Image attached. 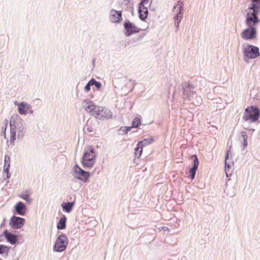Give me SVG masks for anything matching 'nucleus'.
I'll use <instances>...</instances> for the list:
<instances>
[{
	"label": "nucleus",
	"instance_id": "1a4fd4ad",
	"mask_svg": "<svg viewBox=\"0 0 260 260\" xmlns=\"http://www.w3.org/2000/svg\"><path fill=\"white\" fill-rule=\"evenodd\" d=\"M124 33L126 37L131 36L133 34L138 33L141 29L138 27L134 23L126 19L123 23Z\"/></svg>",
	"mask_w": 260,
	"mask_h": 260
},
{
	"label": "nucleus",
	"instance_id": "a211bd4d",
	"mask_svg": "<svg viewBox=\"0 0 260 260\" xmlns=\"http://www.w3.org/2000/svg\"><path fill=\"white\" fill-rule=\"evenodd\" d=\"M178 5L179 6V7L177 10V13L174 17V19L175 21L181 22L183 16L184 3L181 1H178Z\"/></svg>",
	"mask_w": 260,
	"mask_h": 260
},
{
	"label": "nucleus",
	"instance_id": "39448f33",
	"mask_svg": "<svg viewBox=\"0 0 260 260\" xmlns=\"http://www.w3.org/2000/svg\"><path fill=\"white\" fill-rule=\"evenodd\" d=\"M72 176L77 179L87 182L89 181L90 173L84 171L76 164L73 167Z\"/></svg>",
	"mask_w": 260,
	"mask_h": 260
},
{
	"label": "nucleus",
	"instance_id": "a19ab883",
	"mask_svg": "<svg viewBox=\"0 0 260 260\" xmlns=\"http://www.w3.org/2000/svg\"><path fill=\"white\" fill-rule=\"evenodd\" d=\"M229 150H228L225 157V162L228 161V159H229Z\"/></svg>",
	"mask_w": 260,
	"mask_h": 260
},
{
	"label": "nucleus",
	"instance_id": "ddd939ff",
	"mask_svg": "<svg viewBox=\"0 0 260 260\" xmlns=\"http://www.w3.org/2000/svg\"><path fill=\"white\" fill-rule=\"evenodd\" d=\"M87 153H84L81 159V164L85 169L92 168L95 164L96 155H92L90 158H87Z\"/></svg>",
	"mask_w": 260,
	"mask_h": 260
},
{
	"label": "nucleus",
	"instance_id": "393cba45",
	"mask_svg": "<svg viewBox=\"0 0 260 260\" xmlns=\"http://www.w3.org/2000/svg\"><path fill=\"white\" fill-rule=\"evenodd\" d=\"M154 142V139L152 138H148L143 139L142 140L139 141V146L141 144L142 146L145 147L146 145H150Z\"/></svg>",
	"mask_w": 260,
	"mask_h": 260
},
{
	"label": "nucleus",
	"instance_id": "4c0bfd02",
	"mask_svg": "<svg viewBox=\"0 0 260 260\" xmlns=\"http://www.w3.org/2000/svg\"><path fill=\"white\" fill-rule=\"evenodd\" d=\"M159 231H164V232H165V231H169V229L168 227H166V226H161L160 228H159Z\"/></svg>",
	"mask_w": 260,
	"mask_h": 260
},
{
	"label": "nucleus",
	"instance_id": "6ab92c4d",
	"mask_svg": "<svg viewBox=\"0 0 260 260\" xmlns=\"http://www.w3.org/2000/svg\"><path fill=\"white\" fill-rule=\"evenodd\" d=\"M10 161V157L8 155H6L4 158L3 172L6 174L7 179H10L11 177V174L9 172Z\"/></svg>",
	"mask_w": 260,
	"mask_h": 260
},
{
	"label": "nucleus",
	"instance_id": "09e8293b",
	"mask_svg": "<svg viewBox=\"0 0 260 260\" xmlns=\"http://www.w3.org/2000/svg\"><path fill=\"white\" fill-rule=\"evenodd\" d=\"M131 9H132V11H133V7H131Z\"/></svg>",
	"mask_w": 260,
	"mask_h": 260
},
{
	"label": "nucleus",
	"instance_id": "0eeeda50",
	"mask_svg": "<svg viewBox=\"0 0 260 260\" xmlns=\"http://www.w3.org/2000/svg\"><path fill=\"white\" fill-rule=\"evenodd\" d=\"M246 16L245 23L247 26L256 27V26L260 22V20L258 17L259 13L255 12L253 11L246 10Z\"/></svg>",
	"mask_w": 260,
	"mask_h": 260
},
{
	"label": "nucleus",
	"instance_id": "6e6552de",
	"mask_svg": "<svg viewBox=\"0 0 260 260\" xmlns=\"http://www.w3.org/2000/svg\"><path fill=\"white\" fill-rule=\"evenodd\" d=\"M180 86H181L183 98L188 100H191V98L196 94V91H194V86L193 84L190 83L184 82L182 83Z\"/></svg>",
	"mask_w": 260,
	"mask_h": 260
},
{
	"label": "nucleus",
	"instance_id": "f03ea898",
	"mask_svg": "<svg viewBox=\"0 0 260 260\" xmlns=\"http://www.w3.org/2000/svg\"><path fill=\"white\" fill-rule=\"evenodd\" d=\"M82 105L86 111L95 116L96 118L104 120L112 117V112L109 109L96 106L91 101L85 100Z\"/></svg>",
	"mask_w": 260,
	"mask_h": 260
},
{
	"label": "nucleus",
	"instance_id": "473e14b6",
	"mask_svg": "<svg viewBox=\"0 0 260 260\" xmlns=\"http://www.w3.org/2000/svg\"><path fill=\"white\" fill-rule=\"evenodd\" d=\"M27 191H26V192ZM20 197L23 199L24 201H25L27 203L30 204L31 203L32 201V199L30 198L29 195L28 194L26 193H21L20 195Z\"/></svg>",
	"mask_w": 260,
	"mask_h": 260
},
{
	"label": "nucleus",
	"instance_id": "8fccbe9b",
	"mask_svg": "<svg viewBox=\"0 0 260 260\" xmlns=\"http://www.w3.org/2000/svg\"><path fill=\"white\" fill-rule=\"evenodd\" d=\"M151 3L152 2H151V3H150L149 6H150V5H151Z\"/></svg>",
	"mask_w": 260,
	"mask_h": 260
},
{
	"label": "nucleus",
	"instance_id": "3c124183",
	"mask_svg": "<svg viewBox=\"0 0 260 260\" xmlns=\"http://www.w3.org/2000/svg\"><path fill=\"white\" fill-rule=\"evenodd\" d=\"M0 260H3L2 259L0 258Z\"/></svg>",
	"mask_w": 260,
	"mask_h": 260
},
{
	"label": "nucleus",
	"instance_id": "f704fd0d",
	"mask_svg": "<svg viewBox=\"0 0 260 260\" xmlns=\"http://www.w3.org/2000/svg\"><path fill=\"white\" fill-rule=\"evenodd\" d=\"M92 82H91V79L87 82V83L85 85L84 90L86 93L88 92L90 90V87L92 86Z\"/></svg>",
	"mask_w": 260,
	"mask_h": 260
},
{
	"label": "nucleus",
	"instance_id": "cd10ccee",
	"mask_svg": "<svg viewBox=\"0 0 260 260\" xmlns=\"http://www.w3.org/2000/svg\"><path fill=\"white\" fill-rule=\"evenodd\" d=\"M143 147L140 144L139 146V142L137 144V147L135 148V155L137 158L140 157L143 152Z\"/></svg>",
	"mask_w": 260,
	"mask_h": 260
},
{
	"label": "nucleus",
	"instance_id": "f257e3e1",
	"mask_svg": "<svg viewBox=\"0 0 260 260\" xmlns=\"http://www.w3.org/2000/svg\"><path fill=\"white\" fill-rule=\"evenodd\" d=\"M10 143L14 145L16 137V131L17 132V138L21 140L23 138L26 127L25 123L22 118L18 114L13 115L11 116L10 120Z\"/></svg>",
	"mask_w": 260,
	"mask_h": 260
},
{
	"label": "nucleus",
	"instance_id": "412c9836",
	"mask_svg": "<svg viewBox=\"0 0 260 260\" xmlns=\"http://www.w3.org/2000/svg\"><path fill=\"white\" fill-rule=\"evenodd\" d=\"M75 200L73 201V202H63L61 204V207L62 208L63 211L69 213L72 211L73 208L75 206Z\"/></svg>",
	"mask_w": 260,
	"mask_h": 260
},
{
	"label": "nucleus",
	"instance_id": "c85d7f7f",
	"mask_svg": "<svg viewBox=\"0 0 260 260\" xmlns=\"http://www.w3.org/2000/svg\"><path fill=\"white\" fill-rule=\"evenodd\" d=\"M141 123V119L139 117H136L132 120V126L133 128H138Z\"/></svg>",
	"mask_w": 260,
	"mask_h": 260
},
{
	"label": "nucleus",
	"instance_id": "c9c22d12",
	"mask_svg": "<svg viewBox=\"0 0 260 260\" xmlns=\"http://www.w3.org/2000/svg\"><path fill=\"white\" fill-rule=\"evenodd\" d=\"M149 2V0H141V2L139 3L138 5L143 6L147 4Z\"/></svg>",
	"mask_w": 260,
	"mask_h": 260
},
{
	"label": "nucleus",
	"instance_id": "37998d69",
	"mask_svg": "<svg viewBox=\"0 0 260 260\" xmlns=\"http://www.w3.org/2000/svg\"><path fill=\"white\" fill-rule=\"evenodd\" d=\"M178 7V9H179V6L178 5V3L175 5L174 7H173V10H174L175 9H176Z\"/></svg>",
	"mask_w": 260,
	"mask_h": 260
},
{
	"label": "nucleus",
	"instance_id": "423d86ee",
	"mask_svg": "<svg viewBox=\"0 0 260 260\" xmlns=\"http://www.w3.org/2000/svg\"><path fill=\"white\" fill-rule=\"evenodd\" d=\"M68 244V239L64 234L59 235L55 242L53 246V250L58 252L64 251Z\"/></svg>",
	"mask_w": 260,
	"mask_h": 260
},
{
	"label": "nucleus",
	"instance_id": "e433bc0d",
	"mask_svg": "<svg viewBox=\"0 0 260 260\" xmlns=\"http://www.w3.org/2000/svg\"><path fill=\"white\" fill-rule=\"evenodd\" d=\"M87 131L89 132H94V128L92 126L90 125H88V124H87Z\"/></svg>",
	"mask_w": 260,
	"mask_h": 260
},
{
	"label": "nucleus",
	"instance_id": "2eb2a0df",
	"mask_svg": "<svg viewBox=\"0 0 260 260\" xmlns=\"http://www.w3.org/2000/svg\"><path fill=\"white\" fill-rule=\"evenodd\" d=\"M3 235L7 241L12 245L16 244L18 241V236L16 234L9 232L8 230L4 231Z\"/></svg>",
	"mask_w": 260,
	"mask_h": 260
},
{
	"label": "nucleus",
	"instance_id": "c756f323",
	"mask_svg": "<svg viewBox=\"0 0 260 260\" xmlns=\"http://www.w3.org/2000/svg\"><path fill=\"white\" fill-rule=\"evenodd\" d=\"M9 247L5 245L0 244V254H6L8 255L9 251Z\"/></svg>",
	"mask_w": 260,
	"mask_h": 260
},
{
	"label": "nucleus",
	"instance_id": "ea45409f",
	"mask_svg": "<svg viewBox=\"0 0 260 260\" xmlns=\"http://www.w3.org/2000/svg\"><path fill=\"white\" fill-rule=\"evenodd\" d=\"M33 113H34V111L31 108V106H30V105H29V109H28V110H27V114L29 113V114H31Z\"/></svg>",
	"mask_w": 260,
	"mask_h": 260
},
{
	"label": "nucleus",
	"instance_id": "2f4dec72",
	"mask_svg": "<svg viewBox=\"0 0 260 260\" xmlns=\"http://www.w3.org/2000/svg\"><path fill=\"white\" fill-rule=\"evenodd\" d=\"M91 82H92V86H94L97 90H101L102 86V84L101 82L96 81L94 78H92L91 79Z\"/></svg>",
	"mask_w": 260,
	"mask_h": 260
},
{
	"label": "nucleus",
	"instance_id": "20e7f679",
	"mask_svg": "<svg viewBox=\"0 0 260 260\" xmlns=\"http://www.w3.org/2000/svg\"><path fill=\"white\" fill-rule=\"evenodd\" d=\"M244 60L246 59H255L260 55L259 48L253 45H247L243 49Z\"/></svg>",
	"mask_w": 260,
	"mask_h": 260
},
{
	"label": "nucleus",
	"instance_id": "58836bf2",
	"mask_svg": "<svg viewBox=\"0 0 260 260\" xmlns=\"http://www.w3.org/2000/svg\"><path fill=\"white\" fill-rule=\"evenodd\" d=\"M180 23V22H178L177 21H175L174 25L176 28V30H178V29H179Z\"/></svg>",
	"mask_w": 260,
	"mask_h": 260
},
{
	"label": "nucleus",
	"instance_id": "72a5a7b5",
	"mask_svg": "<svg viewBox=\"0 0 260 260\" xmlns=\"http://www.w3.org/2000/svg\"><path fill=\"white\" fill-rule=\"evenodd\" d=\"M8 124V121L6 119L4 122V125L2 127L1 135H4L5 139L6 138V129H7Z\"/></svg>",
	"mask_w": 260,
	"mask_h": 260
},
{
	"label": "nucleus",
	"instance_id": "aec40b11",
	"mask_svg": "<svg viewBox=\"0 0 260 260\" xmlns=\"http://www.w3.org/2000/svg\"><path fill=\"white\" fill-rule=\"evenodd\" d=\"M29 104L25 102H21L19 104V107L17 108L18 112L21 115L27 114V110L29 109Z\"/></svg>",
	"mask_w": 260,
	"mask_h": 260
},
{
	"label": "nucleus",
	"instance_id": "c03bdc74",
	"mask_svg": "<svg viewBox=\"0 0 260 260\" xmlns=\"http://www.w3.org/2000/svg\"><path fill=\"white\" fill-rule=\"evenodd\" d=\"M198 104H201V103L202 100H201V97L198 98Z\"/></svg>",
	"mask_w": 260,
	"mask_h": 260
},
{
	"label": "nucleus",
	"instance_id": "4be33fe9",
	"mask_svg": "<svg viewBox=\"0 0 260 260\" xmlns=\"http://www.w3.org/2000/svg\"><path fill=\"white\" fill-rule=\"evenodd\" d=\"M247 10L260 13V0H251V3Z\"/></svg>",
	"mask_w": 260,
	"mask_h": 260
},
{
	"label": "nucleus",
	"instance_id": "a878e982",
	"mask_svg": "<svg viewBox=\"0 0 260 260\" xmlns=\"http://www.w3.org/2000/svg\"><path fill=\"white\" fill-rule=\"evenodd\" d=\"M132 129L131 126H122L118 129V134L124 135L130 132Z\"/></svg>",
	"mask_w": 260,
	"mask_h": 260
},
{
	"label": "nucleus",
	"instance_id": "7c9ffc66",
	"mask_svg": "<svg viewBox=\"0 0 260 260\" xmlns=\"http://www.w3.org/2000/svg\"><path fill=\"white\" fill-rule=\"evenodd\" d=\"M84 153H87V158H90L92 155H96L95 153V149L93 147H90L88 149L85 150Z\"/></svg>",
	"mask_w": 260,
	"mask_h": 260
},
{
	"label": "nucleus",
	"instance_id": "9b49d317",
	"mask_svg": "<svg viewBox=\"0 0 260 260\" xmlns=\"http://www.w3.org/2000/svg\"><path fill=\"white\" fill-rule=\"evenodd\" d=\"M25 222L23 218L13 215L10 220V225L13 229H19L22 228Z\"/></svg>",
	"mask_w": 260,
	"mask_h": 260
},
{
	"label": "nucleus",
	"instance_id": "f3484780",
	"mask_svg": "<svg viewBox=\"0 0 260 260\" xmlns=\"http://www.w3.org/2000/svg\"><path fill=\"white\" fill-rule=\"evenodd\" d=\"M15 210L16 213L21 216H24L27 211V208L25 204L21 202H18L14 206Z\"/></svg>",
	"mask_w": 260,
	"mask_h": 260
},
{
	"label": "nucleus",
	"instance_id": "79ce46f5",
	"mask_svg": "<svg viewBox=\"0 0 260 260\" xmlns=\"http://www.w3.org/2000/svg\"><path fill=\"white\" fill-rule=\"evenodd\" d=\"M95 58H93L92 59V65H93V67H94V66H95Z\"/></svg>",
	"mask_w": 260,
	"mask_h": 260
},
{
	"label": "nucleus",
	"instance_id": "5701e85b",
	"mask_svg": "<svg viewBox=\"0 0 260 260\" xmlns=\"http://www.w3.org/2000/svg\"><path fill=\"white\" fill-rule=\"evenodd\" d=\"M67 217L65 215H63L60 218L57 223V229L58 230H63L66 229L67 226Z\"/></svg>",
	"mask_w": 260,
	"mask_h": 260
},
{
	"label": "nucleus",
	"instance_id": "f8f14e48",
	"mask_svg": "<svg viewBox=\"0 0 260 260\" xmlns=\"http://www.w3.org/2000/svg\"><path fill=\"white\" fill-rule=\"evenodd\" d=\"M191 159L193 160V165L189 169L188 177L191 179H193L195 177L196 172L198 170L199 165V161L197 155L193 154L191 156Z\"/></svg>",
	"mask_w": 260,
	"mask_h": 260
},
{
	"label": "nucleus",
	"instance_id": "4468645a",
	"mask_svg": "<svg viewBox=\"0 0 260 260\" xmlns=\"http://www.w3.org/2000/svg\"><path fill=\"white\" fill-rule=\"evenodd\" d=\"M110 20L112 23H119L122 20V14L121 11L111 9L110 13Z\"/></svg>",
	"mask_w": 260,
	"mask_h": 260
},
{
	"label": "nucleus",
	"instance_id": "de8ad7c7",
	"mask_svg": "<svg viewBox=\"0 0 260 260\" xmlns=\"http://www.w3.org/2000/svg\"><path fill=\"white\" fill-rule=\"evenodd\" d=\"M124 1H125L126 2L125 4L127 5V4H128L129 3V0H124Z\"/></svg>",
	"mask_w": 260,
	"mask_h": 260
},
{
	"label": "nucleus",
	"instance_id": "7ed1b4c3",
	"mask_svg": "<svg viewBox=\"0 0 260 260\" xmlns=\"http://www.w3.org/2000/svg\"><path fill=\"white\" fill-rule=\"evenodd\" d=\"M259 118V109L256 106L252 105L245 109L242 119L244 121L254 123L256 122Z\"/></svg>",
	"mask_w": 260,
	"mask_h": 260
},
{
	"label": "nucleus",
	"instance_id": "9d476101",
	"mask_svg": "<svg viewBox=\"0 0 260 260\" xmlns=\"http://www.w3.org/2000/svg\"><path fill=\"white\" fill-rule=\"evenodd\" d=\"M257 31L256 27L248 26L241 33L242 38L245 40H250L256 38Z\"/></svg>",
	"mask_w": 260,
	"mask_h": 260
},
{
	"label": "nucleus",
	"instance_id": "bb28decb",
	"mask_svg": "<svg viewBox=\"0 0 260 260\" xmlns=\"http://www.w3.org/2000/svg\"><path fill=\"white\" fill-rule=\"evenodd\" d=\"M241 137L243 140L242 142V146H243V149H244L247 147L248 145V142H247V139H248V136L246 132H241Z\"/></svg>",
	"mask_w": 260,
	"mask_h": 260
},
{
	"label": "nucleus",
	"instance_id": "a18cd8bd",
	"mask_svg": "<svg viewBox=\"0 0 260 260\" xmlns=\"http://www.w3.org/2000/svg\"><path fill=\"white\" fill-rule=\"evenodd\" d=\"M19 104H20V102H18L17 101H15V102H14V105H15V106H18V107H19Z\"/></svg>",
	"mask_w": 260,
	"mask_h": 260
},
{
	"label": "nucleus",
	"instance_id": "49530a36",
	"mask_svg": "<svg viewBox=\"0 0 260 260\" xmlns=\"http://www.w3.org/2000/svg\"><path fill=\"white\" fill-rule=\"evenodd\" d=\"M4 236L3 233L0 236V242H2L3 240V237Z\"/></svg>",
	"mask_w": 260,
	"mask_h": 260
},
{
	"label": "nucleus",
	"instance_id": "dca6fc26",
	"mask_svg": "<svg viewBox=\"0 0 260 260\" xmlns=\"http://www.w3.org/2000/svg\"><path fill=\"white\" fill-rule=\"evenodd\" d=\"M138 13L139 19L143 21H145L149 13L147 7L145 5H138Z\"/></svg>",
	"mask_w": 260,
	"mask_h": 260
},
{
	"label": "nucleus",
	"instance_id": "b1692460",
	"mask_svg": "<svg viewBox=\"0 0 260 260\" xmlns=\"http://www.w3.org/2000/svg\"><path fill=\"white\" fill-rule=\"evenodd\" d=\"M224 171L226 174V176L229 177L232 175L233 169H232V165H233V162L230 163V162L226 161L224 162Z\"/></svg>",
	"mask_w": 260,
	"mask_h": 260
}]
</instances>
